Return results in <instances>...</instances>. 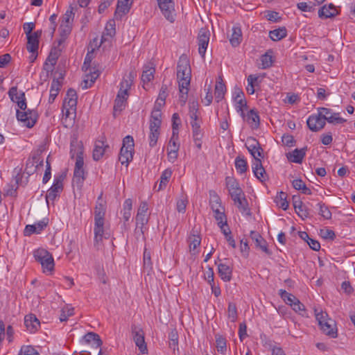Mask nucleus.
Here are the masks:
<instances>
[{
	"instance_id": "obj_1",
	"label": "nucleus",
	"mask_w": 355,
	"mask_h": 355,
	"mask_svg": "<svg viewBox=\"0 0 355 355\" xmlns=\"http://www.w3.org/2000/svg\"><path fill=\"white\" fill-rule=\"evenodd\" d=\"M70 154L71 158L76 157L73 182L75 183L77 187H81L85 180V171L83 168V146L82 144L76 140L71 141Z\"/></svg>"
},
{
	"instance_id": "obj_2",
	"label": "nucleus",
	"mask_w": 355,
	"mask_h": 355,
	"mask_svg": "<svg viewBox=\"0 0 355 355\" xmlns=\"http://www.w3.org/2000/svg\"><path fill=\"white\" fill-rule=\"evenodd\" d=\"M33 255L35 260L41 264L44 273L53 271L54 259L49 251L43 248H39L34 251Z\"/></svg>"
},
{
	"instance_id": "obj_3",
	"label": "nucleus",
	"mask_w": 355,
	"mask_h": 355,
	"mask_svg": "<svg viewBox=\"0 0 355 355\" xmlns=\"http://www.w3.org/2000/svg\"><path fill=\"white\" fill-rule=\"evenodd\" d=\"M315 315L322 331L331 338H336L337 330L334 327V322L328 318L327 313L322 311H318V309H315Z\"/></svg>"
},
{
	"instance_id": "obj_4",
	"label": "nucleus",
	"mask_w": 355,
	"mask_h": 355,
	"mask_svg": "<svg viewBox=\"0 0 355 355\" xmlns=\"http://www.w3.org/2000/svg\"><path fill=\"white\" fill-rule=\"evenodd\" d=\"M133 137L128 135L123 140V146L120 150L119 160L121 164L126 166L132 160L134 154Z\"/></svg>"
},
{
	"instance_id": "obj_5",
	"label": "nucleus",
	"mask_w": 355,
	"mask_h": 355,
	"mask_svg": "<svg viewBox=\"0 0 355 355\" xmlns=\"http://www.w3.org/2000/svg\"><path fill=\"white\" fill-rule=\"evenodd\" d=\"M16 116L18 121L22 122L27 128H32L36 123V114L34 110L28 109L24 111L17 110Z\"/></svg>"
},
{
	"instance_id": "obj_6",
	"label": "nucleus",
	"mask_w": 355,
	"mask_h": 355,
	"mask_svg": "<svg viewBox=\"0 0 355 355\" xmlns=\"http://www.w3.org/2000/svg\"><path fill=\"white\" fill-rule=\"evenodd\" d=\"M180 77H191L190 62L185 54L180 55L177 64V78Z\"/></svg>"
},
{
	"instance_id": "obj_7",
	"label": "nucleus",
	"mask_w": 355,
	"mask_h": 355,
	"mask_svg": "<svg viewBox=\"0 0 355 355\" xmlns=\"http://www.w3.org/2000/svg\"><path fill=\"white\" fill-rule=\"evenodd\" d=\"M158 3L159 8H160L163 15L165 18L173 22L175 21V14H174V3L173 0H157Z\"/></svg>"
},
{
	"instance_id": "obj_8",
	"label": "nucleus",
	"mask_w": 355,
	"mask_h": 355,
	"mask_svg": "<svg viewBox=\"0 0 355 355\" xmlns=\"http://www.w3.org/2000/svg\"><path fill=\"white\" fill-rule=\"evenodd\" d=\"M318 112H320V115L323 116L325 122L327 121L329 123L340 124L346 121L345 119L340 117L339 113L333 112L329 108L318 107Z\"/></svg>"
},
{
	"instance_id": "obj_9",
	"label": "nucleus",
	"mask_w": 355,
	"mask_h": 355,
	"mask_svg": "<svg viewBox=\"0 0 355 355\" xmlns=\"http://www.w3.org/2000/svg\"><path fill=\"white\" fill-rule=\"evenodd\" d=\"M309 128L313 132L321 130L326 125L324 117L318 112V114H312L309 116L306 121Z\"/></svg>"
},
{
	"instance_id": "obj_10",
	"label": "nucleus",
	"mask_w": 355,
	"mask_h": 355,
	"mask_svg": "<svg viewBox=\"0 0 355 355\" xmlns=\"http://www.w3.org/2000/svg\"><path fill=\"white\" fill-rule=\"evenodd\" d=\"M42 166L43 159L41 154L37 153L27 160L25 171L28 175H31L33 174L39 167Z\"/></svg>"
},
{
	"instance_id": "obj_11",
	"label": "nucleus",
	"mask_w": 355,
	"mask_h": 355,
	"mask_svg": "<svg viewBox=\"0 0 355 355\" xmlns=\"http://www.w3.org/2000/svg\"><path fill=\"white\" fill-rule=\"evenodd\" d=\"M225 184L232 199L243 195L244 193L235 178L227 177Z\"/></svg>"
},
{
	"instance_id": "obj_12",
	"label": "nucleus",
	"mask_w": 355,
	"mask_h": 355,
	"mask_svg": "<svg viewBox=\"0 0 355 355\" xmlns=\"http://www.w3.org/2000/svg\"><path fill=\"white\" fill-rule=\"evenodd\" d=\"M63 189L62 180L61 178H55L51 187L47 191L46 195V200L49 203V200L54 201L60 195Z\"/></svg>"
},
{
	"instance_id": "obj_13",
	"label": "nucleus",
	"mask_w": 355,
	"mask_h": 355,
	"mask_svg": "<svg viewBox=\"0 0 355 355\" xmlns=\"http://www.w3.org/2000/svg\"><path fill=\"white\" fill-rule=\"evenodd\" d=\"M209 31L206 29L202 28L200 30L198 33V52L202 57H204L205 55V52L209 42Z\"/></svg>"
},
{
	"instance_id": "obj_14",
	"label": "nucleus",
	"mask_w": 355,
	"mask_h": 355,
	"mask_svg": "<svg viewBox=\"0 0 355 355\" xmlns=\"http://www.w3.org/2000/svg\"><path fill=\"white\" fill-rule=\"evenodd\" d=\"M78 96L75 89H69L63 101L62 107H69L73 114H76Z\"/></svg>"
},
{
	"instance_id": "obj_15",
	"label": "nucleus",
	"mask_w": 355,
	"mask_h": 355,
	"mask_svg": "<svg viewBox=\"0 0 355 355\" xmlns=\"http://www.w3.org/2000/svg\"><path fill=\"white\" fill-rule=\"evenodd\" d=\"M247 142L246 147L254 160L263 157V150L256 139L250 137L248 139Z\"/></svg>"
},
{
	"instance_id": "obj_16",
	"label": "nucleus",
	"mask_w": 355,
	"mask_h": 355,
	"mask_svg": "<svg viewBox=\"0 0 355 355\" xmlns=\"http://www.w3.org/2000/svg\"><path fill=\"white\" fill-rule=\"evenodd\" d=\"M292 202L296 214L302 218L305 219L309 217V209L303 204L300 196L294 195L292 198Z\"/></svg>"
},
{
	"instance_id": "obj_17",
	"label": "nucleus",
	"mask_w": 355,
	"mask_h": 355,
	"mask_svg": "<svg viewBox=\"0 0 355 355\" xmlns=\"http://www.w3.org/2000/svg\"><path fill=\"white\" fill-rule=\"evenodd\" d=\"M42 35V30L35 31L32 35L27 37L26 49L31 53L37 52L39 46V38Z\"/></svg>"
},
{
	"instance_id": "obj_18",
	"label": "nucleus",
	"mask_w": 355,
	"mask_h": 355,
	"mask_svg": "<svg viewBox=\"0 0 355 355\" xmlns=\"http://www.w3.org/2000/svg\"><path fill=\"white\" fill-rule=\"evenodd\" d=\"M133 339L135 345L139 347L142 354L147 352V347L144 340V334L141 329H137L136 327H132Z\"/></svg>"
},
{
	"instance_id": "obj_19",
	"label": "nucleus",
	"mask_w": 355,
	"mask_h": 355,
	"mask_svg": "<svg viewBox=\"0 0 355 355\" xmlns=\"http://www.w3.org/2000/svg\"><path fill=\"white\" fill-rule=\"evenodd\" d=\"M250 237L257 248L260 249L267 254H271V252L268 248L266 241L257 232L251 231Z\"/></svg>"
},
{
	"instance_id": "obj_20",
	"label": "nucleus",
	"mask_w": 355,
	"mask_h": 355,
	"mask_svg": "<svg viewBox=\"0 0 355 355\" xmlns=\"http://www.w3.org/2000/svg\"><path fill=\"white\" fill-rule=\"evenodd\" d=\"M105 217L94 216V239L96 242L102 240L104 234Z\"/></svg>"
},
{
	"instance_id": "obj_21",
	"label": "nucleus",
	"mask_w": 355,
	"mask_h": 355,
	"mask_svg": "<svg viewBox=\"0 0 355 355\" xmlns=\"http://www.w3.org/2000/svg\"><path fill=\"white\" fill-rule=\"evenodd\" d=\"M235 205L237 207L239 210L246 216H251L250 209L248 205L247 199L245 198V194L238 196L232 199Z\"/></svg>"
},
{
	"instance_id": "obj_22",
	"label": "nucleus",
	"mask_w": 355,
	"mask_h": 355,
	"mask_svg": "<svg viewBox=\"0 0 355 355\" xmlns=\"http://www.w3.org/2000/svg\"><path fill=\"white\" fill-rule=\"evenodd\" d=\"M252 171L254 176L259 180L261 182L266 180V173L264 168L262 166V163L260 159H257L252 163Z\"/></svg>"
},
{
	"instance_id": "obj_23",
	"label": "nucleus",
	"mask_w": 355,
	"mask_h": 355,
	"mask_svg": "<svg viewBox=\"0 0 355 355\" xmlns=\"http://www.w3.org/2000/svg\"><path fill=\"white\" fill-rule=\"evenodd\" d=\"M24 324L31 333L35 332L40 327V322L34 314H28L25 316Z\"/></svg>"
},
{
	"instance_id": "obj_24",
	"label": "nucleus",
	"mask_w": 355,
	"mask_h": 355,
	"mask_svg": "<svg viewBox=\"0 0 355 355\" xmlns=\"http://www.w3.org/2000/svg\"><path fill=\"white\" fill-rule=\"evenodd\" d=\"M245 121L252 129H257L259 128L260 124V118L258 112L254 110H250L247 114H245Z\"/></svg>"
},
{
	"instance_id": "obj_25",
	"label": "nucleus",
	"mask_w": 355,
	"mask_h": 355,
	"mask_svg": "<svg viewBox=\"0 0 355 355\" xmlns=\"http://www.w3.org/2000/svg\"><path fill=\"white\" fill-rule=\"evenodd\" d=\"M218 272L221 279L225 282H230L232 278V268L226 263L218 264Z\"/></svg>"
},
{
	"instance_id": "obj_26",
	"label": "nucleus",
	"mask_w": 355,
	"mask_h": 355,
	"mask_svg": "<svg viewBox=\"0 0 355 355\" xmlns=\"http://www.w3.org/2000/svg\"><path fill=\"white\" fill-rule=\"evenodd\" d=\"M107 148H109V146L105 144L103 141H96L95 142L94 148L93 150V159L95 161L100 160L103 157Z\"/></svg>"
},
{
	"instance_id": "obj_27",
	"label": "nucleus",
	"mask_w": 355,
	"mask_h": 355,
	"mask_svg": "<svg viewBox=\"0 0 355 355\" xmlns=\"http://www.w3.org/2000/svg\"><path fill=\"white\" fill-rule=\"evenodd\" d=\"M337 15V9L333 3L323 6L318 11L319 17L322 19L334 17Z\"/></svg>"
},
{
	"instance_id": "obj_28",
	"label": "nucleus",
	"mask_w": 355,
	"mask_h": 355,
	"mask_svg": "<svg viewBox=\"0 0 355 355\" xmlns=\"http://www.w3.org/2000/svg\"><path fill=\"white\" fill-rule=\"evenodd\" d=\"M306 147L301 149L295 148L291 153L287 154V158L293 163L300 164L302 162V160L306 155Z\"/></svg>"
},
{
	"instance_id": "obj_29",
	"label": "nucleus",
	"mask_w": 355,
	"mask_h": 355,
	"mask_svg": "<svg viewBox=\"0 0 355 355\" xmlns=\"http://www.w3.org/2000/svg\"><path fill=\"white\" fill-rule=\"evenodd\" d=\"M83 340L86 344L91 345L95 348L101 347L103 344V341L99 335L94 332H88L86 334L83 336Z\"/></svg>"
},
{
	"instance_id": "obj_30",
	"label": "nucleus",
	"mask_w": 355,
	"mask_h": 355,
	"mask_svg": "<svg viewBox=\"0 0 355 355\" xmlns=\"http://www.w3.org/2000/svg\"><path fill=\"white\" fill-rule=\"evenodd\" d=\"M85 73V78L83 80V83H82L83 89H87L92 87L100 75L98 70L92 71V69H89L88 71Z\"/></svg>"
},
{
	"instance_id": "obj_31",
	"label": "nucleus",
	"mask_w": 355,
	"mask_h": 355,
	"mask_svg": "<svg viewBox=\"0 0 355 355\" xmlns=\"http://www.w3.org/2000/svg\"><path fill=\"white\" fill-rule=\"evenodd\" d=\"M189 246L190 252L193 251V254L196 252H195L198 247L200 246L201 243V237L198 234L197 231L192 230L190 236L188 238Z\"/></svg>"
},
{
	"instance_id": "obj_32",
	"label": "nucleus",
	"mask_w": 355,
	"mask_h": 355,
	"mask_svg": "<svg viewBox=\"0 0 355 355\" xmlns=\"http://www.w3.org/2000/svg\"><path fill=\"white\" fill-rule=\"evenodd\" d=\"M129 0H118L116 9L114 16L116 19H121L122 16L128 13L130 10L128 6Z\"/></svg>"
},
{
	"instance_id": "obj_33",
	"label": "nucleus",
	"mask_w": 355,
	"mask_h": 355,
	"mask_svg": "<svg viewBox=\"0 0 355 355\" xmlns=\"http://www.w3.org/2000/svg\"><path fill=\"white\" fill-rule=\"evenodd\" d=\"M242 40V32L239 27L234 26L232 33L230 39V44L232 46H238Z\"/></svg>"
},
{
	"instance_id": "obj_34",
	"label": "nucleus",
	"mask_w": 355,
	"mask_h": 355,
	"mask_svg": "<svg viewBox=\"0 0 355 355\" xmlns=\"http://www.w3.org/2000/svg\"><path fill=\"white\" fill-rule=\"evenodd\" d=\"M286 35L287 30L285 27H281L269 32V37L272 41H279L286 37Z\"/></svg>"
},
{
	"instance_id": "obj_35",
	"label": "nucleus",
	"mask_w": 355,
	"mask_h": 355,
	"mask_svg": "<svg viewBox=\"0 0 355 355\" xmlns=\"http://www.w3.org/2000/svg\"><path fill=\"white\" fill-rule=\"evenodd\" d=\"M220 80L216 83L215 87V98L217 102L220 101L225 96L226 92V87L223 83V80L220 78Z\"/></svg>"
},
{
	"instance_id": "obj_36",
	"label": "nucleus",
	"mask_w": 355,
	"mask_h": 355,
	"mask_svg": "<svg viewBox=\"0 0 355 355\" xmlns=\"http://www.w3.org/2000/svg\"><path fill=\"white\" fill-rule=\"evenodd\" d=\"M234 101L235 102V108L236 112L240 114L243 119H245L244 110L248 107L245 96H243V98H237L234 99Z\"/></svg>"
},
{
	"instance_id": "obj_37",
	"label": "nucleus",
	"mask_w": 355,
	"mask_h": 355,
	"mask_svg": "<svg viewBox=\"0 0 355 355\" xmlns=\"http://www.w3.org/2000/svg\"><path fill=\"white\" fill-rule=\"evenodd\" d=\"M149 146L150 147H154L157 144L159 136L160 127L149 126Z\"/></svg>"
},
{
	"instance_id": "obj_38",
	"label": "nucleus",
	"mask_w": 355,
	"mask_h": 355,
	"mask_svg": "<svg viewBox=\"0 0 355 355\" xmlns=\"http://www.w3.org/2000/svg\"><path fill=\"white\" fill-rule=\"evenodd\" d=\"M209 204L211 209L223 207L219 196L215 191H209Z\"/></svg>"
},
{
	"instance_id": "obj_39",
	"label": "nucleus",
	"mask_w": 355,
	"mask_h": 355,
	"mask_svg": "<svg viewBox=\"0 0 355 355\" xmlns=\"http://www.w3.org/2000/svg\"><path fill=\"white\" fill-rule=\"evenodd\" d=\"M102 198V193L98 197V200L96 203V207L94 208V216H100L105 217L106 207L105 204L103 203L102 201H100Z\"/></svg>"
},
{
	"instance_id": "obj_40",
	"label": "nucleus",
	"mask_w": 355,
	"mask_h": 355,
	"mask_svg": "<svg viewBox=\"0 0 355 355\" xmlns=\"http://www.w3.org/2000/svg\"><path fill=\"white\" fill-rule=\"evenodd\" d=\"M286 193L281 191L277 194L275 199V202L277 205L284 210H286L288 207V202L286 200Z\"/></svg>"
},
{
	"instance_id": "obj_41",
	"label": "nucleus",
	"mask_w": 355,
	"mask_h": 355,
	"mask_svg": "<svg viewBox=\"0 0 355 355\" xmlns=\"http://www.w3.org/2000/svg\"><path fill=\"white\" fill-rule=\"evenodd\" d=\"M234 164L236 171L239 173L243 174L246 172L248 169V164L247 161L243 157L237 156L235 159Z\"/></svg>"
},
{
	"instance_id": "obj_42",
	"label": "nucleus",
	"mask_w": 355,
	"mask_h": 355,
	"mask_svg": "<svg viewBox=\"0 0 355 355\" xmlns=\"http://www.w3.org/2000/svg\"><path fill=\"white\" fill-rule=\"evenodd\" d=\"M73 10H74L73 6L70 5L69 8L67 10L66 12L62 17V19H61L62 24L72 25V23L73 21L74 15H75Z\"/></svg>"
},
{
	"instance_id": "obj_43",
	"label": "nucleus",
	"mask_w": 355,
	"mask_h": 355,
	"mask_svg": "<svg viewBox=\"0 0 355 355\" xmlns=\"http://www.w3.org/2000/svg\"><path fill=\"white\" fill-rule=\"evenodd\" d=\"M155 70L154 67L146 66L141 75V80L144 83H148L154 78Z\"/></svg>"
},
{
	"instance_id": "obj_44",
	"label": "nucleus",
	"mask_w": 355,
	"mask_h": 355,
	"mask_svg": "<svg viewBox=\"0 0 355 355\" xmlns=\"http://www.w3.org/2000/svg\"><path fill=\"white\" fill-rule=\"evenodd\" d=\"M162 113L160 110H153L150 119V126L160 127L162 123Z\"/></svg>"
},
{
	"instance_id": "obj_45",
	"label": "nucleus",
	"mask_w": 355,
	"mask_h": 355,
	"mask_svg": "<svg viewBox=\"0 0 355 355\" xmlns=\"http://www.w3.org/2000/svg\"><path fill=\"white\" fill-rule=\"evenodd\" d=\"M279 294L282 299L288 305L291 306V304H293L297 298L291 293H288L285 290L280 289L279 291Z\"/></svg>"
},
{
	"instance_id": "obj_46",
	"label": "nucleus",
	"mask_w": 355,
	"mask_h": 355,
	"mask_svg": "<svg viewBox=\"0 0 355 355\" xmlns=\"http://www.w3.org/2000/svg\"><path fill=\"white\" fill-rule=\"evenodd\" d=\"M198 107L199 105L197 101H189V109L190 119H198V117L199 118Z\"/></svg>"
},
{
	"instance_id": "obj_47",
	"label": "nucleus",
	"mask_w": 355,
	"mask_h": 355,
	"mask_svg": "<svg viewBox=\"0 0 355 355\" xmlns=\"http://www.w3.org/2000/svg\"><path fill=\"white\" fill-rule=\"evenodd\" d=\"M216 343L217 350L221 354H225L227 350L226 339L220 335H216Z\"/></svg>"
},
{
	"instance_id": "obj_48",
	"label": "nucleus",
	"mask_w": 355,
	"mask_h": 355,
	"mask_svg": "<svg viewBox=\"0 0 355 355\" xmlns=\"http://www.w3.org/2000/svg\"><path fill=\"white\" fill-rule=\"evenodd\" d=\"M171 175L172 171L170 169H166L162 173L159 185V190L162 189L164 187L166 186L169 179L171 177Z\"/></svg>"
},
{
	"instance_id": "obj_49",
	"label": "nucleus",
	"mask_w": 355,
	"mask_h": 355,
	"mask_svg": "<svg viewBox=\"0 0 355 355\" xmlns=\"http://www.w3.org/2000/svg\"><path fill=\"white\" fill-rule=\"evenodd\" d=\"M191 78L180 77L177 78L178 80L179 92H189V87L190 85Z\"/></svg>"
},
{
	"instance_id": "obj_50",
	"label": "nucleus",
	"mask_w": 355,
	"mask_h": 355,
	"mask_svg": "<svg viewBox=\"0 0 355 355\" xmlns=\"http://www.w3.org/2000/svg\"><path fill=\"white\" fill-rule=\"evenodd\" d=\"M319 207V214L325 219L331 218V212L329 209L328 207L323 202H319L318 204Z\"/></svg>"
},
{
	"instance_id": "obj_51",
	"label": "nucleus",
	"mask_w": 355,
	"mask_h": 355,
	"mask_svg": "<svg viewBox=\"0 0 355 355\" xmlns=\"http://www.w3.org/2000/svg\"><path fill=\"white\" fill-rule=\"evenodd\" d=\"M135 74L134 72H130L128 76V79L123 78L122 81L120 83V89H123V90H125V92H128L130 89L132 83L133 81Z\"/></svg>"
},
{
	"instance_id": "obj_52",
	"label": "nucleus",
	"mask_w": 355,
	"mask_h": 355,
	"mask_svg": "<svg viewBox=\"0 0 355 355\" xmlns=\"http://www.w3.org/2000/svg\"><path fill=\"white\" fill-rule=\"evenodd\" d=\"M73 307H69L68 306L64 307L63 309H62L61 310V313H60V322H64V321H67L68 318L69 316H71L73 315Z\"/></svg>"
},
{
	"instance_id": "obj_53",
	"label": "nucleus",
	"mask_w": 355,
	"mask_h": 355,
	"mask_svg": "<svg viewBox=\"0 0 355 355\" xmlns=\"http://www.w3.org/2000/svg\"><path fill=\"white\" fill-rule=\"evenodd\" d=\"M214 212V218L218 221V225L223 223L225 220H227L225 214L224 213V208L220 207L215 209H212Z\"/></svg>"
},
{
	"instance_id": "obj_54",
	"label": "nucleus",
	"mask_w": 355,
	"mask_h": 355,
	"mask_svg": "<svg viewBox=\"0 0 355 355\" xmlns=\"http://www.w3.org/2000/svg\"><path fill=\"white\" fill-rule=\"evenodd\" d=\"M228 318L232 322H234L237 319V308L235 304L230 302L228 304Z\"/></svg>"
},
{
	"instance_id": "obj_55",
	"label": "nucleus",
	"mask_w": 355,
	"mask_h": 355,
	"mask_svg": "<svg viewBox=\"0 0 355 355\" xmlns=\"http://www.w3.org/2000/svg\"><path fill=\"white\" fill-rule=\"evenodd\" d=\"M292 309L300 315L304 316L306 315L304 305L297 299L293 304H291Z\"/></svg>"
},
{
	"instance_id": "obj_56",
	"label": "nucleus",
	"mask_w": 355,
	"mask_h": 355,
	"mask_svg": "<svg viewBox=\"0 0 355 355\" xmlns=\"http://www.w3.org/2000/svg\"><path fill=\"white\" fill-rule=\"evenodd\" d=\"M261 65L263 69H267L272 66L273 63L272 57L268 53H266L261 58Z\"/></svg>"
},
{
	"instance_id": "obj_57",
	"label": "nucleus",
	"mask_w": 355,
	"mask_h": 355,
	"mask_svg": "<svg viewBox=\"0 0 355 355\" xmlns=\"http://www.w3.org/2000/svg\"><path fill=\"white\" fill-rule=\"evenodd\" d=\"M178 132L173 131L172 137L169 141L168 149L179 150L180 144L178 143Z\"/></svg>"
},
{
	"instance_id": "obj_58",
	"label": "nucleus",
	"mask_w": 355,
	"mask_h": 355,
	"mask_svg": "<svg viewBox=\"0 0 355 355\" xmlns=\"http://www.w3.org/2000/svg\"><path fill=\"white\" fill-rule=\"evenodd\" d=\"M115 33V21L114 20H110L105 26L104 34L110 37H113L114 36Z\"/></svg>"
},
{
	"instance_id": "obj_59",
	"label": "nucleus",
	"mask_w": 355,
	"mask_h": 355,
	"mask_svg": "<svg viewBox=\"0 0 355 355\" xmlns=\"http://www.w3.org/2000/svg\"><path fill=\"white\" fill-rule=\"evenodd\" d=\"M297 7L303 12H312L314 10L315 3L312 2H309V3L300 2L297 4Z\"/></svg>"
},
{
	"instance_id": "obj_60",
	"label": "nucleus",
	"mask_w": 355,
	"mask_h": 355,
	"mask_svg": "<svg viewBox=\"0 0 355 355\" xmlns=\"http://www.w3.org/2000/svg\"><path fill=\"white\" fill-rule=\"evenodd\" d=\"M18 355H40L37 351L31 346L21 347Z\"/></svg>"
},
{
	"instance_id": "obj_61",
	"label": "nucleus",
	"mask_w": 355,
	"mask_h": 355,
	"mask_svg": "<svg viewBox=\"0 0 355 355\" xmlns=\"http://www.w3.org/2000/svg\"><path fill=\"white\" fill-rule=\"evenodd\" d=\"M266 17L268 21L272 22H278L281 19V17L279 16V12L272 10L266 11Z\"/></svg>"
},
{
	"instance_id": "obj_62",
	"label": "nucleus",
	"mask_w": 355,
	"mask_h": 355,
	"mask_svg": "<svg viewBox=\"0 0 355 355\" xmlns=\"http://www.w3.org/2000/svg\"><path fill=\"white\" fill-rule=\"evenodd\" d=\"M148 218L146 217V215L144 214H137L136 216V224L137 227H139L141 230L144 226L147 224Z\"/></svg>"
},
{
	"instance_id": "obj_63",
	"label": "nucleus",
	"mask_w": 355,
	"mask_h": 355,
	"mask_svg": "<svg viewBox=\"0 0 355 355\" xmlns=\"http://www.w3.org/2000/svg\"><path fill=\"white\" fill-rule=\"evenodd\" d=\"M320 235L324 239L334 240L336 237L335 232L329 229L320 230Z\"/></svg>"
},
{
	"instance_id": "obj_64",
	"label": "nucleus",
	"mask_w": 355,
	"mask_h": 355,
	"mask_svg": "<svg viewBox=\"0 0 355 355\" xmlns=\"http://www.w3.org/2000/svg\"><path fill=\"white\" fill-rule=\"evenodd\" d=\"M72 25L60 23V31L62 37H65L69 35L71 31Z\"/></svg>"
}]
</instances>
